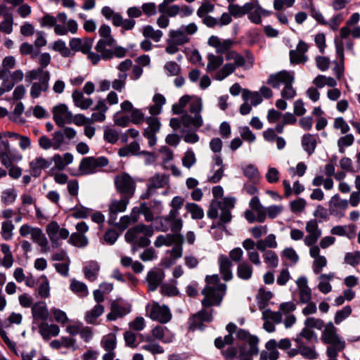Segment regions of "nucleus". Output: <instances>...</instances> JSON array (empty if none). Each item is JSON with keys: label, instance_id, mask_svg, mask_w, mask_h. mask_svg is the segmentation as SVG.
Listing matches in <instances>:
<instances>
[{"label": "nucleus", "instance_id": "f257e3e1", "mask_svg": "<svg viewBox=\"0 0 360 360\" xmlns=\"http://www.w3.org/2000/svg\"><path fill=\"white\" fill-rule=\"evenodd\" d=\"M108 160L105 157H88L83 158L79 166V172L82 175L94 174L98 168L107 166Z\"/></svg>", "mask_w": 360, "mask_h": 360}, {"label": "nucleus", "instance_id": "f03ea898", "mask_svg": "<svg viewBox=\"0 0 360 360\" xmlns=\"http://www.w3.org/2000/svg\"><path fill=\"white\" fill-rule=\"evenodd\" d=\"M146 311L151 319L158 321L162 324L170 321L172 317L169 308L165 304L160 306L159 304L155 303L150 309L148 307H146Z\"/></svg>", "mask_w": 360, "mask_h": 360}, {"label": "nucleus", "instance_id": "7ed1b4c3", "mask_svg": "<svg viewBox=\"0 0 360 360\" xmlns=\"http://www.w3.org/2000/svg\"><path fill=\"white\" fill-rule=\"evenodd\" d=\"M294 81L293 73L290 74L287 70H281L276 74L270 75L266 83L274 89H278L281 83L284 84L285 89H291V84Z\"/></svg>", "mask_w": 360, "mask_h": 360}, {"label": "nucleus", "instance_id": "20e7f679", "mask_svg": "<svg viewBox=\"0 0 360 360\" xmlns=\"http://www.w3.org/2000/svg\"><path fill=\"white\" fill-rule=\"evenodd\" d=\"M53 119L56 124L63 127L65 124L72 122L73 115L65 104H59L53 108Z\"/></svg>", "mask_w": 360, "mask_h": 360}, {"label": "nucleus", "instance_id": "39448f33", "mask_svg": "<svg viewBox=\"0 0 360 360\" xmlns=\"http://www.w3.org/2000/svg\"><path fill=\"white\" fill-rule=\"evenodd\" d=\"M337 331L338 329L333 323L331 321L328 322L322 332L321 341L326 345H341L340 347L345 348V342L340 338Z\"/></svg>", "mask_w": 360, "mask_h": 360}, {"label": "nucleus", "instance_id": "423d86ee", "mask_svg": "<svg viewBox=\"0 0 360 360\" xmlns=\"http://www.w3.org/2000/svg\"><path fill=\"white\" fill-rule=\"evenodd\" d=\"M46 231L53 247H58L60 239H66L69 236V231L66 229L60 228L56 221L50 222L46 226Z\"/></svg>", "mask_w": 360, "mask_h": 360}, {"label": "nucleus", "instance_id": "0eeeda50", "mask_svg": "<svg viewBox=\"0 0 360 360\" xmlns=\"http://www.w3.org/2000/svg\"><path fill=\"white\" fill-rule=\"evenodd\" d=\"M101 13L107 19L111 18L115 26H120L124 30H131L134 25V21L131 19L124 20L120 14L115 13L110 7H103L101 10Z\"/></svg>", "mask_w": 360, "mask_h": 360}, {"label": "nucleus", "instance_id": "6e6552de", "mask_svg": "<svg viewBox=\"0 0 360 360\" xmlns=\"http://www.w3.org/2000/svg\"><path fill=\"white\" fill-rule=\"evenodd\" d=\"M139 339L140 342H146V344L141 346V349L150 352L153 354H159L164 353V348L158 344L154 340H152V336L144 335L141 333H136V340Z\"/></svg>", "mask_w": 360, "mask_h": 360}, {"label": "nucleus", "instance_id": "1a4fd4ad", "mask_svg": "<svg viewBox=\"0 0 360 360\" xmlns=\"http://www.w3.org/2000/svg\"><path fill=\"white\" fill-rule=\"evenodd\" d=\"M49 79L50 74L46 71L39 82H35L32 84L30 90V96L32 98H37L42 92H46L49 89Z\"/></svg>", "mask_w": 360, "mask_h": 360}, {"label": "nucleus", "instance_id": "9d476101", "mask_svg": "<svg viewBox=\"0 0 360 360\" xmlns=\"http://www.w3.org/2000/svg\"><path fill=\"white\" fill-rule=\"evenodd\" d=\"M259 340L257 335H251L248 341L250 346L248 350L245 349V343H243L239 347L238 358H242L247 356H257L259 354Z\"/></svg>", "mask_w": 360, "mask_h": 360}, {"label": "nucleus", "instance_id": "9b49d317", "mask_svg": "<svg viewBox=\"0 0 360 360\" xmlns=\"http://www.w3.org/2000/svg\"><path fill=\"white\" fill-rule=\"evenodd\" d=\"M115 184L117 189L123 193H129L131 191L134 179L127 173H122L116 176Z\"/></svg>", "mask_w": 360, "mask_h": 360}, {"label": "nucleus", "instance_id": "f8f14e48", "mask_svg": "<svg viewBox=\"0 0 360 360\" xmlns=\"http://www.w3.org/2000/svg\"><path fill=\"white\" fill-rule=\"evenodd\" d=\"M39 332L42 338L49 340L51 337H56L60 333V328L57 324H49L46 321L39 325Z\"/></svg>", "mask_w": 360, "mask_h": 360}, {"label": "nucleus", "instance_id": "ddd939ff", "mask_svg": "<svg viewBox=\"0 0 360 360\" xmlns=\"http://www.w3.org/2000/svg\"><path fill=\"white\" fill-rule=\"evenodd\" d=\"M32 314L34 321H42L44 322L49 316L48 309L43 302H38L32 306Z\"/></svg>", "mask_w": 360, "mask_h": 360}, {"label": "nucleus", "instance_id": "4468645a", "mask_svg": "<svg viewBox=\"0 0 360 360\" xmlns=\"http://www.w3.org/2000/svg\"><path fill=\"white\" fill-rule=\"evenodd\" d=\"M219 272L222 278L226 281H229L233 278L231 271L232 262L226 256L221 255L219 257Z\"/></svg>", "mask_w": 360, "mask_h": 360}, {"label": "nucleus", "instance_id": "2eb2a0df", "mask_svg": "<svg viewBox=\"0 0 360 360\" xmlns=\"http://www.w3.org/2000/svg\"><path fill=\"white\" fill-rule=\"evenodd\" d=\"M92 40L89 39L73 38L70 41V46L72 51L89 53L91 49Z\"/></svg>", "mask_w": 360, "mask_h": 360}, {"label": "nucleus", "instance_id": "dca6fc26", "mask_svg": "<svg viewBox=\"0 0 360 360\" xmlns=\"http://www.w3.org/2000/svg\"><path fill=\"white\" fill-rule=\"evenodd\" d=\"M317 136L318 134H305L302 137V146L309 156L311 155L315 151L317 146L316 139Z\"/></svg>", "mask_w": 360, "mask_h": 360}, {"label": "nucleus", "instance_id": "f3484780", "mask_svg": "<svg viewBox=\"0 0 360 360\" xmlns=\"http://www.w3.org/2000/svg\"><path fill=\"white\" fill-rule=\"evenodd\" d=\"M49 162L43 157H37L30 162V168L32 175L38 176L41 170L48 168Z\"/></svg>", "mask_w": 360, "mask_h": 360}, {"label": "nucleus", "instance_id": "a211bd4d", "mask_svg": "<svg viewBox=\"0 0 360 360\" xmlns=\"http://www.w3.org/2000/svg\"><path fill=\"white\" fill-rule=\"evenodd\" d=\"M72 97L75 105L82 110H86L93 105V100L90 98H84L83 93L79 90H75Z\"/></svg>", "mask_w": 360, "mask_h": 360}, {"label": "nucleus", "instance_id": "6ab92c4d", "mask_svg": "<svg viewBox=\"0 0 360 360\" xmlns=\"http://www.w3.org/2000/svg\"><path fill=\"white\" fill-rule=\"evenodd\" d=\"M31 238L40 246L41 252L45 253L49 251V241L41 229L37 228L36 230H34Z\"/></svg>", "mask_w": 360, "mask_h": 360}, {"label": "nucleus", "instance_id": "aec40b11", "mask_svg": "<svg viewBox=\"0 0 360 360\" xmlns=\"http://www.w3.org/2000/svg\"><path fill=\"white\" fill-rule=\"evenodd\" d=\"M167 327L162 326L160 325H158L154 327L150 333L143 334L144 335L152 336V340H161L163 343H169L172 342V338H165V330H167Z\"/></svg>", "mask_w": 360, "mask_h": 360}, {"label": "nucleus", "instance_id": "412c9836", "mask_svg": "<svg viewBox=\"0 0 360 360\" xmlns=\"http://www.w3.org/2000/svg\"><path fill=\"white\" fill-rule=\"evenodd\" d=\"M243 175L247 177L250 183L258 184L260 180V174L258 169L253 165L249 164L243 169Z\"/></svg>", "mask_w": 360, "mask_h": 360}, {"label": "nucleus", "instance_id": "4be33fe9", "mask_svg": "<svg viewBox=\"0 0 360 360\" xmlns=\"http://www.w3.org/2000/svg\"><path fill=\"white\" fill-rule=\"evenodd\" d=\"M1 15L4 17V20L0 23V31L8 34H11L13 32V14L6 10Z\"/></svg>", "mask_w": 360, "mask_h": 360}, {"label": "nucleus", "instance_id": "5701e85b", "mask_svg": "<svg viewBox=\"0 0 360 360\" xmlns=\"http://www.w3.org/2000/svg\"><path fill=\"white\" fill-rule=\"evenodd\" d=\"M129 310L124 307H122L116 302H112L111 304V311L107 315V319L110 321H113L118 317L128 314Z\"/></svg>", "mask_w": 360, "mask_h": 360}, {"label": "nucleus", "instance_id": "b1692460", "mask_svg": "<svg viewBox=\"0 0 360 360\" xmlns=\"http://www.w3.org/2000/svg\"><path fill=\"white\" fill-rule=\"evenodd\" d=\"M114 121L116 125L126 127L130 122L135 123V112H132V114L129 115L117 112L115 116Z\"/></svg>", "mask_w": 360, "mask_h": 360}, {"label": "nucleus", "instance_id": "393cba45", "mask_svg": "<svg viewBox=\"0 0 360 360\" xmlns=\"http://www.w3.org/2000/svg\"><path fill=\"white\" fill-rule=\"evenodd\" d=\"M252 266L250 264L242 262L238 265L237 276L240 279L249 280L252 277Z\"/></svg>", "mask_w": 360, "mask_h": 360}, {"label": "nucleus", "instance_id": "a878e982", "mask_svg": "<svg viewBox=\"0 0 360 360\" xmlns=\"http://www.w3.org/2000/svg\"><path fill=\"white\" fill-rule=\"evenodd\" d=\"M202 295L205 297H211L214 299V304L216 306H219L222 302L224 295H221L219 292H216V289L214 287L209 286L207 285L201 292Z\"/></svg>", "mask_w": 360, "mask_h": 360}, {"label": "nucleus", "instance_id": "bb28decb", "mask_svg": "<svg viewBox=\"0 0 360 360\" xmlns=\"http://www.w3.org/2000/svg\"><path fill=\"white\" fill-rule=\"evenodd\" d=\"M208 63L207 65L206 70L207 72L214 71L220 68L223 63L224 58L221 56H214L212 53L207 55Z\"/></svg>", "mask_w": 360, "mask_h": 360}, {"label": "nucleus", "instance_id": "cd10ccee", "mask_svg": "<svg viewBox=\"0 0 360 360\" xmlns=\"http://www.w3.org/2000/svg\"><path fill=\"white\" fill-rule=\"evenodd\" d=\"M70 288L73 292L79 295L81 297H86L89 294L86 285L75 279L71 281Z\"/></svg>", "mask_w": 360, "mask_h": 360}, {"label": "nucleus", "instance_id": "c85d7f7f", "mask_svg": "<svg viewBox=\"0 0 360 360\" xmlns=\"http://www.w3.org/2000/svg\"><path fill=\"white\" fill-rule=\"evenodd\" d=\"M185 208L191 213L193 219H201L204 217L203 209L196 203L187 202Z\"/></svg>", "mask_w": 360, "mask_h": 360}, {"label": "nucleus", "instance_id": "c756f323", "mask_svg": "<svg viewBox=\"0 0 360 360\" xmlns=\"http://www.w3.org/2000/svg\"><path fill=\"white\" fill-rule=\"evenodd\" d=\"M142 33L146 39H151L155 42L160 41L163 34L161 30H155L151 25L144 26Z\"/></svg>", "mask_w": 360, "mask_h": 360}, {"label": "nucleus", "instance_id": "7c9ffc66", "mask_svg": "<svg viewBox=\"0 0 360 360\" xmlns=\"http://www.w3.org/2000/svg\"><path fill=\"white\" fill-rule=\"evenodd\" d=\"M104 311V307L98 304L91 311H88L85 316V320L91 324L96 323V319L100 316Z\"/></svg>", "mask_w": 360, "mask_h": 360}, {"label": "nucleus", "instance_id": "2f4dec72", "mask_svg": "<svg viewBox=\"0 0 360 360\" xmlns=\"http://www.w3.org/2000/svg\"><path fill=\"white\" fill-rule=\"evenodd\" d=\"M236 70L233 63L225 64L216 74L214 79L218 81H221L232 74Z\"/></svg>", "mask_w": 360, "mask_h": 360}, {"label": "nucleus", "instance_id": "473e14b6", "mask_svg": "<svg viewBox=\"0 0 360 360\" xmlns=\"http://www.w3.org/2000/svg\"><path fill=\"white\" fill-rule=\"evenodd\" d=\"M169 37L174 40L177 44L182 46L189 41V38L185 34L182 30H170Z\"/></svg>", "mask_w": 360, "mask_h": 360}, {"label": "nucleus", "instance_id": "72a5a7b5", "mask_svg": "<svg viewBox=\"0 0 360 360\" xmlns=\"http://www.w3.org/2000/svg\"><path fill=\"white\" fill-rule=\"evenodd\" d=\"M139 214H143L144 216L145 220L148 222L152 221L154 219V216L150 208L146 202H141L140 204V207L139 208L136 207V217ZM137 221L138 219L136 218V222Z\"/></svg>", "mask_w": 360, "mask_h": 360}, {"label": "nucleus", "instance_id": "f704fd0d", "mask_svg": "<svg viewBox=\"0 0 360 360\" xmlns=\"http://www.w3.org/2000/svg\"><path fill=\"white\" fill-rule=\"evenodd\" d=\"M99 271V266L96 262H90L86 266L84 269V276L89 280H94L96 278V274Z\"/></svg>", "mask_w": 360, "mask_h": 360}, {"label": "nucleus", "instance_id": "c9c22d12", "mask_svg": "<svg viewBox=\"0 0 360 360\" xmlns=\"http://www.w3.org/2000/svg\"><path fill=\"white\" fill-rule=\"evenodd\" d=\"M70 243L77 247L82 248L88 244V239L84 235L81 233H72L70 238Z\"/></svg>", "mask_w": 360, "mask_h": 360}, {"label": "nucleus", "instance_id": "e433bc0d", "mask_svg": "<svg viewBox=\"0 0 360 360\" xmlns=\"http://www.w3.org/2000/svg\"><path fill=\"white\" fill-rule=\"evenodd\" d=\"M352 309L349 305L344 307L341 310L336 312L334 318L335 323L340 324L344 319L349 316Z\"/></svg>", "mask_w": 360, "mask_h": 360}, {"label": "nucleus", "instance_id": "4c0bfd02", "mask_svg": "<svg viewBox=\"0 0 360 360\" xmlns=\"http://www.w3.org/2000/svg\"><path fill=\"white\" fill-rule=\"evenodd\" d=\"M300 354L306 359H316L319 357L314 347L307 345L300 346Z\"/></svg>", "mask_w": 360, "mask_h": 360}, {"label": "nucleus", "instance_id": "58836bf2", "mask_svg": "<svg viewBox=\"0 0 360 360\" xmlns=\"http://www.w3.org/2000/svg\"><path fill=\"white\" fill-rule=\"evenodd\" d=\"M196 162L194 152L191 148H188L182 158V165L186 168H191Z\"/></svg>", "mask_w": 360, "mask_h": 360}, {"label": "nucleus", "instance_id": "ea45409f", "mask_svg": "<svg viewBox=\"0 0 360 360\" xmlns=\"http://www.w3.org/2000/svg\"><path fill=\"white\" fill-rule=\"evenodd\" d=\"M53 49L59 52L64 57H69L73 55L70 50L66 46L65 42L61 40L54 42Z\"/></svg>", "mask_w": 360, "mask_h": 360}, {"label": "nucleus", "instance_id": "a19ab883", "mask_svg": "<svg viewBox=\"0 0 360 360\" xmlns=\"http://www.w3.org/2000/svg\"><path fill=\"white\" fill-rule=\"evenodd\" d=\"M14 226L10 221H6L2 223L1 226V236L2 238L6 240H10L13 237V230Z\"/></svg>", "mask_w": 360, "mask_h": 360}, {"label": "nucleus", "instance_id": "79ce46f5", "mask_svg": "<svg viewBox=\"0 0 360 360\" xmlns=\"http://www.w3.org/2000/svg\"><path fill=\"white\" fill-rule=\"evenodd\" d=\"M289 55L290 63L293 65L304 63L308 60L306 55L301 54L295 50H290Z\"/></svg>", "mask_w": 360, "mask_h": 360}, {"label": "nucleus", "instance_id": "37998d69", "mask_svg": "<svg viewBox=\"0 0 360 360\" xmlns=\"http://www.w3.org/2000/svg\"><path fill=\"white\" fill-rule=\"evenodd\" d=\"M262 319H270L276 323H280L282 320V314L280 311H273L270 309H267L262 312Z\"/></svg>", "mask_w": 360, "mask_h": 360}, {"label": "nucleus", "instance_id": "c03bdc74", "mask_svg": "<svg viewBox=\"0 0 360 360\" xmlns=\"http://www.w3.org/2000/svg\"><path fill=\"white\" fill-rule=\"evenodd\" d=\"M203 323L202 321L200 320V318L195 317V314H193L189 319V330L192 331L195 330L203 331L206 328Z\"/></svg>", "mask_w": 360, "mask_h": 360}, {"label": "nucleus", "instance_id": "a18cd8bd", "mask_svg": "<svg viewBox=\"0 0 360 360\" xmlns=\"http://www.w3.org/2000/svg\"><path fill=\"white\" fill-rule=\"evenodd\" d=\"M135 222V215L133 214V212L131 213L130 216L126 215L122 217L120 222L116 224L117 227L120 229L121 231H124L126 229L129 225L134 224Z\"/></svg>", "mask_w": 360, "mask_h": 360}, {"label": "nucleus", "instance_id": "49530a36", "mask_svg": "<svg viewBox=\"0 0 360 360\" xmlns=\"http://www.w3.org/2000/svg\"><path fill=\"white\" fill-rule=\"evenodd\" d=\"M345 262L354 267L356 266L360 262V252L355 251L354 252L346 253L345 256Z\"/></svg>", "mask_w": 360, "mask_h": 360}, {"label": "nucleus", "instance_id": "de8ad7c7", "mask_svg": "<svg viewBox=\"0 0 360 360\" xmlns=\"http://www.w3.org/2000/svg\"><path fill=\"white\" fill-rule=\"evenodd\" d=\"M165 238H166V246L169 247L173 244H183L184 241V236L182 235H177V233H168Z\"/></svg>", "mask_w": 360, "mask_h": 360}, {"label": "nucleus", "instance_id": "09e8293b", "mask_svg": "<svg viewBox=\"0 0 360 360\" xmlns=\"http://www.w3.org/2000/svg\"><path fill=\"white\" fill-rule=\"evenodd\" d=\"M264 262L269 264L272 268H276L278 264V257L276 253L272 250H267L264 255Z\"/></svg>", "mask_w": 360, "mask_h": 360}, {"label": "nucleus", "instance_id": "8fccbe9b", "mask_svg": "<svg viewBox=\"0 0 360 360\" xmlns=\"http://www.w3.org/2000/svg\"><path fill=\"white\" fill-rule=\"evenodd\" d=\"M127 207V201L125 200H114L110 205V212L116 214L118 212H123Z\"/></svg>", "mask_w": 360, "mask_h": 360}, {"label": "nucleus", "instance_id": "3c124183", "mask_svg": "<svg viewBox=\"0 0 360 360\" xmlns=\"http://www.w3.org/2000/svg\"><path fill=\"white\" fill-rule=\"evenodd\" d=\"M306 204V200L304 198H300L290 202V208L292 212H301L304 209Z\"/></svg>", "mask_w": 360, "mask_h": 360}, {"label": "nucleus", "instance_id": "603ef678", "mask_svg": "<svg viewBox=\"0 0 360 360\" xmlns=\"http://www.w3.org/2000/svg\"><path fill=\"white\" fill-rule=\"evenodd\" d=\"M118 155L122 158H126L135 155V142L126 145L118 150Z\"/></svg>", "mask_w": 360, "mask_h": 360}, {"label": "nucleus", "instance_id": "864d4df0", "mask_svg": "<svg viewBox=\"0 0 360 360\" xmlns=\"http://www.w3.org/2000/svg\"><path fill=\"white\" fill-rule=\"evenodd\" d=\"M333 127L336 129H340L342 134H347L350 127L342 117L335 119Z\"/></svg>", "mask_w": 360, "mask_h": 360}, {"label": "nucleus", "instance_id": "5fc2aeb1", "mask_svg": "<svg viewBox=\"0 0 360 360\" xmlns=\"http://www.w3.org/2000/svg\"><path fill=\"white\" fill-rule=\"evenodd\" d=\"M104 139L110 143H115L119 139V133L115 129L107 128L104 131Z\"/></svg>", "mask_w": 360, "mask_h": 360}, {"label": "nucleus", "instance_id": "6e6d98bb", "mask_svg": "<svg viewBox=\"0 0 360 360\" xmlns=\"http://www.w3.org/2000/svg\"><path fill=\"white\" fill-rule=\"evenodd\" d=\"M214 9V4H212L210 2H204L202 4V5L198 9L197 15L200 18H203L207 15V13L213 12Z\"/></svg>", "mask_w": 360, "mask_h": 360}, {"label": "nucleus", "instance_id": "4d7b16f0", "mask_svg": "<svg viewBox=\"0 0 360 360\" xmlns=\"http://www.w3.org/2000/svg\"><path fill=\"white\" fill-rule=\"evenodd\" d=\"M341 345L332 344L326 349V355L329 359H337L338 352L342 351L345 348L340 347Z\"/></svg>", "mask_w": 360, "mask_h": 360}, {"label": "nucleus", "instance_id": "13d9d810", "mask_svg": "<svg viewBox=\"0 0 360 360\" xmlns=\"http://www.w3.org/2000/svg\"><path fill=\"white\" fill-rule=\"evenodd\" d=\"M160 292L162 295L169 297L176 296L179 294V290L176 287L166 283L161 285Z\"/></svg>", "mask_w": 360, "mask_h": 360}, {"label": "nucleus", "instance_id": "bf43d9fd", "mask_svg": "<svg viewBox=\"0 0 360 360\" xmlns=\"http://www.w3.org/2000/svg\"><path fill=\"white\" fill-rule=\"evenodd\" d=\"M51 312L55 321L58 323L65 324L69 321L66 314L60 309L54 308L51 309Z\"/></svg>", "mask_w": 360, "mask_h": 360}, {"label": "nucleus", "instance_id": "052dcab7", "mask_svg": "<svg viewBox=\"0 0 360 360\" xmlns=\"http://www.w3.org/2000/svg\"><path fill=\"white\" fill-rule=\"evenodd\" d=\"M327 264L326 258L324 256H319L314 262L313 270L314 274H319L321 272L322 269Z\"/></svg>", "mask_w": 360, "mask_h": 360}, {"label": "nucleus", "instance_id": "680f3d73", "mask_svg": "<svg viewBox=\"0 0 360 360\" xmlns=\"http://www.w3.org/2000/svg\"><path fill=\"white\" fill-rule=\"evenodd\" d=\"M164 68L167 70L169 73V75L172 76H177L181 72V68L180 66L174 61H169L166 63V64L164 66Z\"/></svg>", "mask_w": 360, "mask_h": 360}, {"label": "nucleus", "instance_id": "e2e57ef3", "mask_svg": "<svg viewBox=\"0 0 360 360\" xmlns=\"http://www.w3.org/2000/svg\"><path fill=\"white\" fill-rule=\"evenodd\" d=\"M334 43L337 56L339 58L340 62L343 63L345 61L344 44L342 41L339 39L337 37L334 39Z\"/></svg>", "mask_w": 360, "mask_h": 360}, {"label": "nucleus", "instance_id": "0e129e2a", "mask_svg": "<svg viewBox=\"0 0 360 360\" xmlns=\"http://www.w3.org/2000/svg\"><path fill=\"white\" fill-rule=\"evenodd\" d=\"M44 281L41 283L38 288V293L41 297L46 298L49 295V283L46 276H42Z\"/></svg>", "mask_w": 360, "mask_h": 360}, {"label": "nucleus", "instance_id": "69168bd1", "mask_svg": "<svg viewBox=\"0 0 360 360\" xmlns=\"http://www.w3.org/2000/svg\"><path fill=\"white\" fill-rule=\"evenodd\" d=\"M53 149H58L65 143V137L61 130L53 134Z\"/></svg>", "mask_w": 360, "mask_h": 360}, {"label": "nucleus", "instance_id": "338daca9", "mask_svg": "<svg viewBox=\"0 0 360 360\" xmlns=\"http://www.w3.org/2000/svg\"><path fill=\"white\" fill-rule=\"evenodd\" d=\"M317 68L321 71H326L329 68L330 60L328 57L318 56L316 57Z\"/></svg>", "mask_w": 360, "mask_h": 360}, {"label": "nucleus", "instance_id": "774afa93", "mask_svg": "<svg viewBox=\"0 0 360 360\" xmlns=\"http://www.w3.org/2000/svg\"><path fill=\"white\" fill-rule=\"evenodd\" d=\"M235 44V41L232 39H228L224 40L222 42L220 41V46L216 50V53L218 54H222L229 51V49Z\"/></svg>", "mask_w": 360, "mask_h": 360}]
</instances>
